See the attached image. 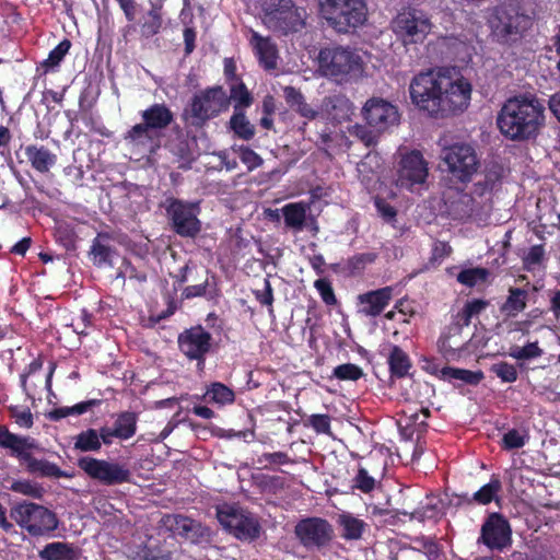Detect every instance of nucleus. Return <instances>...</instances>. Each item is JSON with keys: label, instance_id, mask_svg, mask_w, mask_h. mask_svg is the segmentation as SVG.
Instances as JSON below:
<instances>
[{"label": "nucleus", "instance_id": "e2e57ef3", "mask_svg": "<svg viewBox=\"0 0 560 560\" xmlns=\"http://www.w3.org/2000/svg\"><path fill=\"white\" fill-rule=\"evenodd\" d=\"M545 257V247L542 244L534 245L529 248L528 253L523 257V265L525 269L532 270L535 266L542 262Z\"/></svg>", "mask_w": 560, "mask_h": 560}, {"label": "nucleus", "instance_id": "aec40b11", "mask_svg": "<svg viewBox=\"0 0 560 560\" xmlns=\"http://www.w3.org/2000/svg\"><path fill=\"white\" fill-rule=\"evenodd\" d=\"M363 117L370 127L382 132L399 122L398 108L392 103L380 98H370L362 109Z\"/></svg>", "mask_w": 560, "mask_h": 560}, {"label": "nucleus", "instance_id": "338daca9", "mask_svg": "<svg viewBox=\"0 0 560 560\" xmlns=\"http://www.w3.org/2000/svg\"><path fill=\"white\" fill-rule=\"evenodd\" d=\"M124 275L127 276L129 281H132L139 285H142L148 280L147 273L137 269V267L127 259H124Z\"/></svg>", "mask_w": 560, "mask_h": 560}, {"label": "nucleus", "instance_id": "864d4df0", "mask_svg": "<svg viewBox=\"0 0 560 560\" xmlns=\"http://www.w3.org/2000/svg\"><path fill=\"white\" fill-rule=\"evenodd\" d=\"M255 299L259 302L260 305L266 306L268 308V313L270 316H275L273 311V289L271 287L269 277L264 279L262 289H257L253 291Z\"/></svg>", "mask_w": 560, "mask_h": 560}, {"label": "nucleus", "instance_id": "f3484780", "mask_svg": "<svg viewBox=\"0 0 560 560\" xmlns=\"http://www.w3.org/2000/svg\"><path fill=\"white\" fill-rule=\"evenodd\" d=\"M212 335L201 325L185 329L178 335V349L189 361H196L198 371H203L207 355L212 350Z\"/></svg>", "mask_w": 560, "mask_h": 560}, {"label": "nucleus", "instance_id": "0eeeda50", "mask_svg": "<svg viewBox=\"0 0 560 560\" xmlns=\"http://www.w3.org/2000/svg\"><path fill=\"white\" fill-rule=\"evenodd\" d=\"M441 168L455 183L467 184L480 167L475 148L468 143H454L444 147L440 154Z\"/></svg>", "mask_w": 560, "mask_h": 560}, {"label": "nucleus", "instance_id": "4468645a", "mask_svg": "<svg viewBox=\"0 0 560 560\" xmlns=\"http://www.w3.org/2000/svg\"><path fill=\"white\" fill-rule=\"evenodd\" d=\"M217 518L235 538L254 541L259 538L261 526L248 511L235 504H224L217 509Z\"/></svg>", "mask_w": 560, "mask_h": 560}, {"label": "nucleus", "instance_id": "f8f14e48", "mask_svg": "<svg viewBox=\"0 0 560 560\" xmlns=\"http://www.w3.org/2000/svg\"><path fill=\"white\" fill-rule=\"evenodd\" d=\"M229 107V97L222 86L209 88L191 98L183 117L191 126L201 127L207 120L217 117Z\"/></svg>", "mask_w": 560, "mask_h": 560}, {"label": "nucleus", "instance_id": "a211bd4d", "mask_svg": "<svg viewBox=\"0 0 560 560\" xmlns=\"http://www.w3.org/2000/svg\"><path fill=\"white\" fill-rule=\"evenodd\" d=\"M477 542L498 551L511 546L512 528L509 520L501 513H489L481 525Z\"/></svg>", "mask_w": 560, "mask_h": 560}, {"label": "nucleus", "instance_id": "680f3d73", "mask_svg": "<svg viewBox=\"0 0 560 560\" xmlns=\"http://www.w3.org/2000/svg\"><path fill=\"white\" fill-rule=\"evenodd\" d=\"M237 152L242 163L247 166L248 171H254L264 162L261 156L249 147L241 145Z\"/></svg>", "mask_w": 560, "mask_h": 560}, {"label": "nucleus", "instance_id": "cd10ccee", "mask_svg": "<svg viewBox=\"0 0 560 560\" xmlns=\"http://www.w3.org/2000/svg\"><path fill=\"white\" fill-rule=\"evenodd\" d=\"M503 168L499 164H491L487 166L482 179H479L474 184L472 195L478 197H485L491 195L502 182Z\"/></svg>", "mask_w": 560, "mask_h": 560}, {"label": "nucleus", "instance_id": "a19ab883", "mask_svg": "<svg viewBox=\"0 0 560 560\" xmlns=\"http://www.w3.org/2000/svg\"><path fill=\"white\" fill-rule=\"evenodd\" d=\"M74 448L80 452H98L101 441L96 429H86L75 436Z\"/></svg>", "mask_w": 560, "mask_h": 560}, {"label": "nucleus", "instance_id": "4be33fe9", "mask_svg": "<svg viewBox=\"0 0 560 560\" xmlns=\"http://www.w3.org/2000/svg\"><path fill=\"white\" fill-rule=\"evenodd\" d=\"M425 370L431 375H434L439 380L448 383L459 381L466 385L477 386L485 378V374L481 370L470 371L454 366L440 368V365L434 361H429Z\"/></svg>", "mask_w": 560, "mask_h": 560}, {"label": "nucleus", "instance_id": "393cba45", "mask_svg": "<svg viewBox=\"0 0 560 560\" xmlns=\"http://www.w3.org/2000/svg\"><path fill=\"white\" fill-rule=\"evenodd\" d=\"M249 44L259 65L265 70L269 71L277 68L278 48L269 36L264 37L258 32L252 31Z\"/></svg>", "mask_w": 560, "mask_h": 560}, {"label": "nucleus", "instance_id": "423d86ee", "mask_svg": "<svg viewBox=\"0 0 560 560\" xmlns=\"http://www.w3.org/2000/svg\"><path fill=\"white\" fill-rule=\"evenodd\" d=\"M317 61L322 75L337 83L348 82L362 71V59L350 47H324L319 50Z\"/></svg>", "mask_w": 560, "mask_h": 560}, {"label": "nucleus", "instance_id": "39448f33", "mask_svg": "<svg viewBox=\"0 0 560 560\" xmlns=\"http://www.w3.org/2000/svg\"><path fill=\"white\" fill-rule=\"evenodd\" d=\"M319 9L327 25L339 34H349L368 20L365 0H319Z\"/></svg>", "mask_w": 560, "mask_h": 560}, {"label": "nucleus", "instance_id": "9b49d317", "mask_svg": "<svg viewBox=\"0 0 560 560\" xmlns=\"http://www.w3.org/2000/svg\"><path fill=\"white\" fill-rule=\"evenodd\" d=\"M172 231L180 237L195 238L201 232L199 202L167 197L163 203Z\"/></svg>", "mask_w": 560, "mask_h": 560}, {"label": "nucleus", "instance_id": "c03bdc74", "mask_svg": "<svg viewBox=\"0 0 560 560\" xmlns=\"http://www.w3.org/2000/svg\"><path fill=\"white\" fill-rule=\"evenodd\" d=\"M377 258L375 253H360L348 258L346 268L350 276L361 275L368 265L373 264Z\"/></svg>", "mask_w": 560, "mask_h": 560}, {"label": "nucleus", "instance_id": "ddd939ff", "mask_svg": "<svg viewBox=\"0 0 560 560\" xmlns=\"http://www.w3.org/2000/svg\"><path fill=\"white\" fill-rule=\"evenodd\" d=\"M142 122L132 126L124 136L130 143L144 144L153 140V132L166 129L174 120L173 112L164 103H154L141 112Z\"/></svg>", "mask_w": 560, "mask_h": 560}, {"label": "nucleus", "instance_id": "5701e85b", "mask_svg": "<svg viewBox=\"0 0 560 560\" xmlns=\"http://www.w3.org/2000/svg\"><path fill=\"white\" fill-rule=\"evenodd\" d=\"M394 289L383 287L358 295L359 312L369 317L380 316L389 305Z\"/></svg>", "mask_w": 560, "mask_h": 560}, {"label": "nucleus", "instance_id": "8fccbe9b", "mask_svg": "<svg viewBox=\"0 0 560 560\" xmlns=\"http://www.w3.org/2000/svg\"><path fill=\"white\" fill-rule=\"evenodd\" d=\"M70 48V39H62L52 50H50L48 57L42 62V66L46 71L54 70L60 65L66 55L69 52Z\"/></svg>", "mask_w": 560, "mask_h": 560}, {"label": "nucleus", "instance_id": "09e8293b", "mask_svg": "<svg viewBox=\"0 0 560 560\" xmlns=\"http://www.w3.org/2000/svg\"><path fill=\"white\" fill-rule=\"evenodd\" d=\"M376 487V479L371 476L364 467H359L355 476L351 480V490L360 491L362 493L369 494Z\"/></svg>", "mask_w": 560, "mask_h": 560}, {"label": "nucleus", "instance_id": "a878e982", "mask_svg": "<svg viewBox=\"0 0 560 560\" xmlns=\"http://www.w3.org/2000/svg\"><path fill=\"white\" fill-rule=\"evenodd\" d=\"M24 153L32 168L42 174L48 173L57 164V155L45 145L28 144Z\"/></svg>", "mask_w": 560, "mask_h": 560}, {"label": "nucleus", "instance_id": "20e7f679", "mask_svg": "<svg viewBox=\"0 0 560 560\" xmlns=\"http://www.w3.org/2000/svg\"><path fill=\"white\" fill-rule=\"evenodd\" d=\"M0 447L9 450L10 456L25 463L30 474L57 479L68 477L56 464L47 459H38L31 454L30 451L34 447L32 438L14 434L4 425H0Z\"/></svg>", "mask_w": 560, "mask_h": 560}, {"label": "nucleus", "instance_id": "9d476101", "mask_svg": "<svg viewBox=\"0 0 560 560\" xmlns=\"http://www.w3.org/2000/svg\"><path fill=\"white\" fill-rule=\"evenodd\" d=\"M11 517L33 537L49 536L59 524L55 512L33 502H22L11 509Z\"/></svg>", "mask_w": 560, "mask_h": 560}, {"label": "nucleus", "instance_id": "774afa93", "mask_svg": "<svg viewBox=\"0 0 560 560\" xmlns=\"http://www.w3.org/2000/svg\"><path fill=\"white\" fill-rule=\"evenodd\" d=\"M283 94L287 104L293 109L295 106L301 104L305 97L302 92L293 86H285L283 89Z\"/></svg>", "mask_w": 560, "mask_h": 560}, {"label": "nucleus", "instance_id": "6ab92c4d", "mask_svg": "<svg viewBox=\"0 0 560 560\" xmlns=\"http://www.w3.org/2000/svg\"><path fill=\"white\" fill-rule=\"evenodd\" d=\"M161 526L173 535L179 536L196 545L209 542L212 536L209 526L183 514L163 515Z\"/></svg>", "mask_w": 560, "mask_h": 560}, {"label": "nucleus", "instance_id": "bb28decb", "mask_svg": "<svg viewBox=\"0 0 560 560\" xmlns=\"http://www.w3.org/2000/svg\"><path fill=\"white\" fill-rule=\"evenodd\" d=\"M112 236L107 232H101L93 240L90 256L96 267L113 266V257L116 254L115 247L109 244Z\"/></svg>", "mask_w": 560, "mask_h": 560}, {"label": "nucleus", "instance_id": "f257e3e1", "mask_svg": "<svg viewBox=\"0 0 560 560\" xmlns=\"http://www.w3.org/2000/svg\"><path fill=\"white\" fill-rule=\"evenodd\" d=\"M471 91L470 82L450 68L420 72L409 85L411 102L433 118H446L465 112Z\"/></svg>", "mask_w": 560, "mask_h": 560}, {"label": "nucleus", "instance_id": "412c9836", "mask_svg": "<svg viewBox=\"0 0 560 560\" xmlns=\"http://www.w3.org/2000/svg\"><path fill=\"white\" fill-rule=\"evenodd\" d=\"M427 177L428 164L420 151L412 150L402 155L397 176L400 188L411 189L413 185L424 183Z\"/></svg>", "mask_w": 560, "mask_h": 560}, {"label": "nucleus", "instance_id": "4c0bfd02", "mask_svg": "<svg viewBox=\"0 0 560 560\" xmlns=\"http://www.w3.org/2000/svg\"><path fill=\"white\" fill-rule=\"evenodd\" d=\"M101 404L98 399H90L85 401H81L71 407H57L50 410L47 413V418L51 421H60L61 419L69 416H81L93 407H96Z\"/></svg>", "mask_w": 560, "mask_h": 560}, {"label": "nucleus", "instance_id": "052dcab7", "mask_svg": "<svg viewBox=\"0 0 560 560\" xmlns=\"http://www.w3.org/2000/svg\"><path fill=\"white\" fill-rule=\"evenodd\" d=\"M374 206L380 217L387 223L396 221L397 210L386 199L376 196L374 198Z\"/></svg>", "mask_w": 560, "mask_h": 560}, {"label": "nucleus", "instance_id": "0e129e2a", "mask_svg": "<svg viewBox=\"0 0 560 560\" xmlns=\"http://www.w3.org/2000/svg\"><path fill=\"white\" fill-rule=\"evenodd\" d=\"M257 463L260 464V465H264V467L266 468L267 464H270V465H287V464H291L292 459L284 452L262 453L258 457Z\"/></svg>", "mask_w": 560, "mask_h": 560}, {"label": "nucleus", "instance_id": "49530a36", "mask_svg": "<svg viewBox=\"0 0 560 560\" xmlns=\"http://www.w3.org/2000/svg\"><path fill=\"white\" fill-rule=\"evenodd\" d=\"M489 270L483 267L463 269L457 275V281L468 288L475 287L479 282H485L489 277Z\"/></svg>", "mask_w": 560, "mask_h": 560}, {"label": "nucleus", "instance_id": "ea45409f", "mask_svg": "<svg viewBox=\"0 0 560 560\" xmlns=\"http://www.w3.org/2000/svg\"><path fill=\"white\" fill-rule=\"evenodd\" d=\"M208 398L209 402H214L219 405H230L235 400L234 392L220 382L212 383L205 395Z\"/></svg>", "mask_w": 560, "mask_h": 560}, {"label": "nucleus", "instance_id": "6e6d98bb", "mask_svg": "<svg viewBox=\"0 0 560 560\" xmlns=\"http://www.w3.org/2000/svg\"><path fill=\"white\" fill-rule=\"evenodd\" d=\"M490 372L493 373L504 383H513L518 377V372L516 368L513 364L505 361L493 363L490 366Z\"/></svg>", "mask_w": 560, "mask_h": 560}, {"label": "nucleus", "instance_id": "f03ea898", "mask_svg": "<svg viewBox=\"0 0 560 560\" xmlns=\"http://www.w3.org/2000/svg\"><path fill=\"white\" fill-rule=\"evenodd\" d=\"M545 124V106L532 93L514 95L505 100L497 116L501 135L511 141L535 139Z\"/></svg>", "mask_w": 560, "mask_h": 560}, {"label": "nucleus", "instance_id": "e433bc0d", "mask_svg": "<svg viewBox=\"0 0 560 560\" xmlns=\"http://www.w3.org/2000/svg\"><path fill=\"white\" fill-rule=\"evenodd\" d=\"M488 305L489 302L482 299L467 301L464 307L455 315V329L459 331L462 327L469 326L471 318L479 315Z\"/></svg>", "mask_w": 560, "mask_h": 560}, {"label": "nucleus", "instance_id": "4d7b16f0", "mask_svg": "<svg viewBox=\"0 0 560 560\" xmlns=\"http://www.w3.org/2000/svg\"><path fill=\"white\" fill-rule=\"evenodd\" d=\"M314 288L317 290L322 301L328 306H335L338 303L331 281L328 278L315 280Z\"/></svg>", "mask_w": 560, "mask_h": 560}, {"label": "nucleus", "instance_id": "c9c22d12", "mask_svg": "<svg viewBox=\"0 0 560 560\" xmlns=\"http://www.w3.org/2000/svg\"><path fill=\"white\" fill-rule=\"evenodd\" d=\"M528 293L521 288H510L509 295L505 302L500 307V311L509 317H515L518 313L526 308Z\"/></svg>", "mask_w": 560, "mask_h": 560}, {"label": "nucleus", "instance_id": "7ed1b4c3", "mask_svg": "<svg viewBox=\"0 0 560 560\" xmlns=\"http://www.w3.org/2000/svg\"><path fill=\"white\" fill-rule=\"evenodd\" d=\"M529 0H500L489 15L488 24L495 43L513 47L520 45L533 27L535 11Z\"/></svg>", "mask_w": 560, "mask_h": 560}, {"label": "nucleus", "instance_id": "c756f323", "mask_svg": "<svg viewBox=\"0 0 560 560\" xmlns=\"http://www.w3.org/2000/svg\"><path fill=\"white\" fill-rule=\"evenodd\" d=\"M38 556L42 560H78L80 549L73 546V544L54 541L39 550Z\"/></svg>", "mask_w": 560, "mask_h": 560}, {"label": "nucleus", "instance_id": "bf43d9fd", "mask_svg": "<svg viewBox=\"0 0 560 560\" xmlns=\"http://www.w3.org/2000/svg\"><path fill=\"white\" fill-rule=\"evenodd\" d=\"M331 418L326 413L311 415L304 421L305 427H311L317 434H330Z\"/></svg>", "mask_w": 560, "mask_h": 560}, {"label": "nucleus", "instance_id": "69168bd1", "mask_svg": "<svg viewBox=\"0 0 560 560\" xmlns=\"http://www.w3.org/2000/svg\"><path fill=\"white\" fill-rule=\"evenodd\" d=\"M12 418H14L15 423L25 429H30L33 427V415L28 408L26 409H20L19 407H10L9 409Z\"/></svg>", "mask_w": 560, "mask_h": 560}, {"label": "nucleus", "instance_id": "de8ad7c7", "mask_svg": "<svg viewBox=\"0 0 560 560\" xmlns=\"http://www.w3.org/2000/svg\"><path fill=\"white\" fill-rule=\"evenodd\" d=\"M529 433L526 429L517 430L511 429L502 436V448L506 451L523 447L529 441Z\"/></svg>", "mask_w": 560, "mask_h": 560}, {"label": "nucleus", "instance_id": "dca6fc26", "mask_svg": "<svg viewBox=\"0 0 560 560\" xmlns=\"http://www.w3.org/2000/svg\"><path fill=\"white\" fill-rule=\"evenodd\" d=\"M78 467L91 479L104 486L130 482L131 471L125 464L83 456L78 459Z\"/></svg>", "mask_w": 560, "mask_h": 560}, {"label": "nucleus", "instance_id": "58836bf2", "mask_svg": "<svg viewBox=\"0 0 560 560\" xmlns=\"http://www.w3.org/2000/svg\"><path fill=\"white\" fill-rule=\"evenodd\" d=\"M229 127L238 139L249 141L255 137V126L250 124L243 110L233 113Z\"/></svg>", "mask_w": 560, "mask_h": 560}, {"label": "nucleus", "instance_id": "2eb2a0df", "mask_svg": "<svg viewBox=\"0 0 560 560\" xmlns=\"http://www.w3.org/2000/svg\"><path fill=\"white\" fill-rule=\"evenodd\" d=\"M294 535L299 544L307 551H323L335 538L334 526L328 520L319 516H306L294 526Z\"/></svg>", "mask_w": 560, "mask_h": 560}, {"label": "nucleus", "instance_id": "13d9d810", "mask_svg": "<svg viewBox=\"0 0 560 560\" xmlns=\"http://www.w3.org/2000/svg\"><path fill=\"white\" fill-rule=\"evenodd\" d=\"M452 246L444 241H435L432 245L431 255L428 264L431 267H436L443 262L452 254Z\"/></svg>", "mask_w": 560, "mask_h": 560}, {"label": "nucleus", "instance_id": "a18cd8bd", "mask_svg": "<svg viewBox=\"0 0 560 560\" xmlns=\"http://www.w3.org/2000/svg\"><path fill=\"white\" fill-rule=\"evenodd\" d=\"M501 487V481L498 478H492L472 494V500L480 505H487L497 498Z\"/></svg>", "mask_w": 560, "mask_h": 560}, {"label": "nucleus", "instance_id": "37998d69", "mask_svg": "<svg viewBox=\"0 0 560 560\" xmlns=\"http://www.w3.org/2000/svg\"><path fill=\"white\" fill-rule=\"evenodd\" d=\"M133 560H173V553L160 544H147Z\"/></svg>", "mask_w": 560, "mask_h": 560}, {"label": "nucleus", "instance_id": "c85d7f7f", "mask_svg": "<svg viewBox=\"0 0 560 560\" xmlns=\"http://www.w3.org/2000/svg\"><path fill=\"white\" fill-rule=\"evenodd\" d=\"M447 212L454 220H465L476 210V200L472 194L457 191L453 199L446 202Z\"/></svg>", "mask_w": 560, "mask_h": 560}, {"label": "nucleus", "instance_id": "1a4fd4ad", "mask_svg": "<svg viewBox=\"0 0 560 560\" xmlns=\"http://www.w3.org/2000/svg\"><path fill=\"white\" fill-rule=\"evenodd\" d=\"M432 27L429 14L411 5L401 8L390 22L393 33L405 47L422 44Z\"/></svg>", "mask_w": 560, "mask_h": 560}, {"label": "nucleus", "instance_id": "473e14b6", "mask_svg": "<svg viewBox=\"0 0 560 560\" xmlns=\"http://www.w3.org/2000/svg\"><path fill=\"white\" fill-rule=\"evenodd\" d=\"M288 229L300 232L305 226L307 207L303 202L287 203L281 209Z\"/></svg>", "mask_w": 560, "mask_h": 560}, {"label": "nucleus", "instance_id": "7c9ffc66", "mask_svg": "<svg viewBox=\"0 0 560 560\" xmlns=\"http://www.w3.org/2000/svg\"><path fill=\"white\" fill-rule=\"evenodd\" d=\"M206 279L200 284L187 285L183 292L182 296L184 299H194V298H207L214 299L219 296L220 290L217 283V277L214 273H211L210 270L205 269Z\"/></svg>", "mask_w": 560, "mask_h": 560}, {"label": "nucleus", "instance_id": "6e6552de", "mask_svg": "<svg viewBox=\"0 0 560 560\" xmlns=\"http://www.w3.org/2000/svg\"><path fill=\"white\" fill-rule=\"evenodd\" d=\"M261 10L264 24L275 33L289 35L305 26V10L292 0H267Z\"/></svg>", "mask_w": 560, "mask_h": 560}, {"label": "nucleus", "instance_id": "603ef678", "mask_svg": "<svg viewBox=\"0 0 560 560\" xmlns=\"http://www.w3.org/2000/svg\"><path fill=\"white\" fill-rule=\"evenodd\" d=\"M10 490L33 499H40L44 494V488L31 480H15L11 483Z\"/></svg>", "mask_w": 560, "mask_h": 560}, {"label": "nucleus", "instance_id": "5fc2aeb1", "mask_svg": "<svg viewBox=\"0 0 560 560\" xmlns=\"http://www.w3.org/2000/svg\"><path fill=\"white\" fill-rule=\"evenodd\" d=\"M364 375L363 370L353 363H343L337 365L332 371V376L340 381H358Z\"/></svg>", "mask_w": 560, "mask_h": 560}, {"label": "nucleus", "instance_id": "b1692460", "mask_svg": "<svg viewBox=\"0 0 560 560\" xmlns=\"http://www.w3.org/2000/svg\"><path fill=\"white\" fill-rule=\"evenodd\" d=\"M431 411L428 408H421L419 411H405L398 420L400 434L410 441H419L428 431V418Z\"/></svg>", "mask_w": 560, "mask_h": 560}, {"label": "nucleus", "instance_id": "72a5a7b5", "mask_svg": "<svg viewBox=\"0 0 560 560\" xmlns=\"http://www.w3.org/2000/svg\"><path fill=\"white\" fill-rule=\"evenodd\" d=\"M138 415L133 411L119 412L113 423L117 439L126 441L131 439L137 433Z\"/></svg>", "mask_w": 560, "mask_h": 560}, {"label": "nucleus", "instance_id": "3c124183", "mask_svg": "<svg viewBox=\"0 0 560 560\" xmlns=\"http://www.w3.org/2000/svg\"><path fill=\"white\" fill-rule=\"evenodd\" d=\"M163 26V16H159L155 11H148L144 21L140 24V33L144 38H151L158 35Z\"/></svg>", "mask_w": 560, "mask_h": 560}, {"label": "nucleus", "instance_id": "79ce46f5", "mask_svg": "<svg viewBox=\"0 0 560 560\" xmlns=\"http://www.w3.org/2000/svg\"><path fill=\"white\" fill-rule=\"evenodd\" d=\"M230 98L235 102L234 112L249 107L253 103V96L243 81L230 84Z\"/></svg>", "mask_w": 560, "mask_h": 560}, {"label": "nucleus", "instance_id": "f704fd0d", "mask_svg": "<svg viewBox=\"0 0 560 560\" xmlns=\"http://www.w3.org/2000/svg\"><path fill=\"white\" fill-rule=\"evenodd\" d=\"M338 525L341 527V536L346 540L360 539L368 526L363 520L355 517L350 513L340 514L338 517Z\"/></svg>", "mask_w": 560, "mask_h": 560}, {"label": "nucleus", "instance_id": "2f4dec72", "mask_svg": "<svg viewBox=\"0 0 560 560\" xmlns=\"http://www.w3.org/2000/svg\"><path fill=\"white\" fill-rule=\"evenodd\" d=\"M390 378H404L409 375L412 362L409 355L397 345L392 346L387 357Z\"/></svg>", "mask_w": 560, "mask_h": 560}]
</instances>
